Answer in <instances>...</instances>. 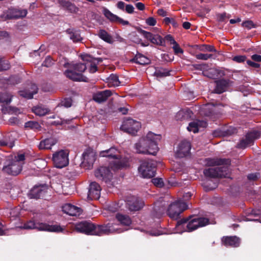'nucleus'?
Returning a JSON list of instances; mask_svg holds the SVG:
<instances>
[{
    "label": "nucleus",
    "instance_id": "11",
    "mask_svg": "<svg viewBox=\"0 0 261 261\" xmlns=\"http://www.w3.org/2000/svg\"><path fill=\"white\" fill-rule=\"evenodd\" d=\"M141 127V122L130 117L124 119L120 128L123 132L136 136Z\"/></svg>",
    "mask_w": 261,
    "mask_h": 261
},
{
    "label": "nucleus",
    "instance_id": "53",
    "mask_svg": "<svg viewBox=\"0 0 261 261\" xmlns=\"http://www.w3.org/2000/svg\"><path fill=\"white\" fill-rule=\"evenodd\" d=\"M129 108H130V107L128 105H126L123 107H121L118 109V112L121 113L123 115L126 114L128 112Z\"/></svg>",
    "mask_w": 261,
    "mask_h": 261
},
{
    "label": "nucleus",
    "instance_id": "29",
    "mask_svg": "<svg viewBox=\"0 0 261 261\" xmlns=\"http://www.w3.org/2000/svg\"><path fill=\"white\" fill-rule=\"evenodd\" d=\"M228 86V81L224 79L219 80L216 82L215 91L217 93H222L226 90Z\"/></svg>",
    "mask_w": 261,
    "mask_h": 261
},
{
    "label": "nucleus",
    "instance_id": "1",
    "mask_svg": "<svg viewBox=\"0 0 261 261\" xmlns=\"http://www.w3.org/2000/svg\"><path fill=\"white\" fill-rule=\"evenodd\" d=\"M75 229L80 232L87 234L102 236L113 233H120L123 231L118 227L117 225L108 223L103 225H96L90 221H84L75 225Z\"/></svg>",
    "mask_w": 261,
    "mask_h": 261
},
{
    "label": "nucleus",
    "instance_id": "17",
    "mask_svg": "<svg viewBox=\"0 0 261 261\" xmlns=\"http://www.w3.org/2000/svg\"><path fill=\"white\" fill-rule=\"evenodd\" d=\"M47 186L45 184L35 186L30 191L29 196L30 198L39 199L43 197L47 192Z\"/></svg>",
    "mask_w": 261,
    "mask_h": 261
},
{
    "label": "nucleus",
    "instance_id": "10",
    "mask_svg": "<svg viewBox=\"0 0 261 261\" xmlns=\"http://www.w3.org/2000/svg\"><path fill=\"white\" fill-rule=\"evenodd\" d=\"M188 208V205L186 202L177 200L169 205L167 213L170 218L177 219L180 214Z\"/></svg>",
    "mask_w": 261,
    "mask_h": 261
},
{
    "label": "nucleus",
    "instance_id": "41",
    "mask_svg": "<svg viewBox=\"0 0 261 261\" xmlns=\"http://www.w3.org/2000/svg\"><path fill=\"white\" fill-rule=\"evenodd\" d=\"M24 126L26 128H30L31 129L38 130H40L41 128V126L39 123L37 121H30L26 122Z\"/></svg>",
    "mask_w": 261,
    "mask_h": 261
},
{
    "label": "nucleus",
    "instance_id": "39",
    "mask_svg": "<svg viewBox=\"0 0 261 261\" xmlns=\"http://www.w3.org/2000/svg\"><path fill=\"white\" fill-rule=\"evenodd\" d=\"M12 96L7 92L2 93L0 94V102L8 104L11 101Z\"/></svg>",
    "mask_w": 261,
    "mask_h": 261
},
{
    "label": "nucleus",
    "instance_id": "27",
    "mask_svg": "<svg viewBox=\"0 0 261 261\" xmlns=\"http://www.w3.org/2000/svg\"><path fill=\"white\" fill-rule=\"evenodd\" d=\"M166 207L159 202L156 203L152 211V216L155 218H160L165 212Z\"/></svg>",
    "mask_w": 261,
    "mask_h": 261
},
{
    "label": "nucleus",
    "instance_id": "12",
    "mask_svg": "<svg viewBox=\"0 0 261 261\" xmlns=\"http://www.w3.org/2000/svg\"><path fill=\"white\" fill-rule=\"evenodd\" d=\"M69 151L60 150L55 152L53 155V161L56 167L62 168L69 164Z\"/></svg>",
    "mask_w": 261,
    "mask_h": 261
},
{
    "label": "nucleus",
    "instance_id": "5",
    "mask_svg": "<svg viewBox=\"0 0 261 261\" xmlns=\"http://www.w3.org/2000/svg\"><path fill=\"white\" fill-rule=\"evenodd\" d=\"M64 66L68 68L64 72L67 77L75 81L88 82V79L82 74L87 68L86 63H77L71 65L65 63Z\"/></svg>",
    "mask_w": 261,
    "mask_h": 261
},
{
    "label": "nucleus",
    "instance_id": "16",
    "mask_svg": "<svg viewBox=\"0 0 261 261\" xmlns=\"http://www.w3.org/2000/svg\"><path fill=\"white\" fill-rule=\"evenodd\" d=\"M96 177L106 183H108L112 178V173L110 169L106 167H101L95 172Z\"/></svg>",
    "mask_w": 261,
    "mask_h": 261
},
{
    "label": "nucleus",
    "instance_id": "64",
    "mask_svg": "<svg viewBox=\"0 0 261 261\" xmlns=\"http://www.w3.org/2000/svg\"><path fill=\"white\" fill-rule=\"evenodd\" d=\"M148 233L151 236H158L162 234L159 230H150Z\"/></svg>",
    "mask_w": 261,
    "mask_h": 261
},
{
    "label": "nucleus",
    "instance_id": "58",
    "mask_svg": "<svg viewBox=\"0 0 261 261\" xmlns=\"http://www.w3.org/2000/svg\"><path fill=\"white\" fill-rule=\"evenodd\" d=\"M19 120L17 117H12L9 120V123L12 125L18 124Z\"/></svg>",
    "mask_w": 261,
    "mask_h": 261
},
{
    "label": "nucleus",
    "instance_id": "49",
    "mask_svg": "<svg viewBox=\"0 0 261 261\" xmlns=\"http://www.w3.org/2000/svg\"><path fill=\"white\" fill-rule=\"evenodd\" d=\"M69 121V120H62L61 118L58 117L57 120L51 121L50 122V124L51 125H62L64 123H68Z\"/></svg>",
    "mask_w": 261,
    "mask_h": 261
},
{
    "label": "nucleus",
    "instance_id": "31",
    "mask_svg": "<svg viewBox=\"0 0 261 261\" xmlns=\"http://www.w3.org/2000/svg\"><path fill=\"white\" fill-rule=\"evenodd\" d=\"M97 36L101 39L108 43H112L113 42V39L112 36L105 30H99L97 33Z\"/></svg>",
    "mask_w": 261,
    "mask_h": 261
},
{
    "label": "nucleus",
    "instance_id": "20",
    "mask_svg": "<svg viewBox=\"0 0 261 261\" xmlns=\"http://www.w3.org/2000/svg\"><path fill=\"white\" fill-rule=\"evenodd\" d=\"M63 212L70 216H77L82 213V210L70 203H66L62 206Z\"/></svg>",
    "mask_w": 261,
    "mask_h": 261
},
{
    "label": "nucleus",
    "instance_id": "61",
    "mask_svg": "<svg viewBox=\"0 0 261 261\" xmlns=\"http://www.w3.org/2000/svg\"><path fill=\"white\" fill-rule=\"evenodd\" d=\"M116 6L118 9L123 11L124 8L125 9L126 5L123 2L119 1L117 3Z\"/></svg>",
    "mask_w": 261,
    "mask_h": 261
},
{
    "label": "nucleus",
    "instance_id": "43",
    "mask_svg": "<svg viewBox=\"0 0 261 261\" xmlns=\"http://www.w3.org/2000/svg\"><path fill=\"white\" fill-rule=\"evenodd\" d=\"M105 15L107 18H108L110 21L113 22H117L119 19L118 16L113 14L108 10H106L105 11Z\"/></svg>",
    "mask_w": 261,
    "mask_h": 261
},
{
    "label": "nucleus",
    "instance_id": "35",
    "mask_svg": "<svg viewBox=\"0 0 261 261\" xmlns=\"http://www.w3.org/2000/svg\"><path fill=\"white\" fill-rule=\"evenodd\" d=\"M66 32L70 35V38L74 42H78L82 41V38L77 31H74L71 29H68Z\"/></svg>",
    "mask_w": 261,
    "mask_h": 261
},
{
    "label": "nucleus",
    "instance_id": "7",
    "mask_svg": "<svg viewBox=\"0 0 261 261\" xmlns=\"http://www.w3.org/2000/svg\"><path fill=\"white\" fill-rule=\"evenodd\" d=\"M100 155L102 157H107L110 159L115 160L111 163V167L114 170H118L125 167L126 162L120 159V155L117 149L114 147H111L109 149L102 151L100 152Z\"/></svg>",
    "mask_w": 261,
    "mask_h": 261
},
{
    "label": "nucleus",
    "instance_id": "14",
    "mask_svg": "<svg viewBox=\"0 0 261 261\" xmlns=\"http://www.w3.org/2000/svg\"><path fill=\"white\" fill-rule=\"evenodd\" d=\"M260 136V133L257 130L250 132L246 136L245 139H242L237 144L239 148H245L247 146L251 145L254 140L258 139Z\"/></svg>",
    "mask_w": 261,
    "mask_h": 261
},
{
    "label": "nucleus",
    "instance_id": "57",
    "mask_svg": "<svg viewBox=\"0 0 261 261\" xmlns=\"http://www.w3.org/2000/svg\"><path fill=\"white\" fill-rule=\"evenodd\" d=\"M196 123L198 124V128L206 127L207 126V122L204 120H196Z\"/></svg>",
    "mask_w": 261,
    "mask_h": 261
},
{
    "label": "nucleus",
    "instance_id": "24",
    "mask_svg": "<svg viewBox=\"0 0 261 261\" xmlns=\"http://www.w3.org/2000/svg\"><path fill=\"white\" fill-rule=\"evenodd\" d=\"M30 89H27L23 91H20L19 94L21 96L31 99L33 97V95L36 94L38 92V88L36 85L32 84L31 85Z\"/></svg>",
    "mask_w": 261,
    "mask_h": 261
},
{
    "label": "nucleus",
    "instance_id": "3",
    "mask_svg": "<svg viewBox=\"0 0 261 261\" xmlns=\"http://www.w3.org/2000/svg\"><path fill=\"white\" fill-rule=\"evenodd\" d=\"M161 139V135L149 132L145 137L141 138L135 144L136 152L155 155L158 150L157 142Z\"/></svg>",
    "mask_w": 261,
    "mask_h": 261
},
{
    "label": "nucleus",
    "instance_id": "56",
    "mask_svg": "<svg viewBox=\"0 0 261 261\" xmlns=\"http://www.w3.org/2000/svg\"><path fill=\"white\" fill-rule=\"evenodd\" d=\"M194 112L192 111V110L188 108H186L184 109H182L179 112V114H193Z\"/></svg>",
    "mask_w": 261,
    "mask_h": 261
},
{
    "label": "nucleus",
    "instance_id": "60",
    "mask_svg": "<svg viewBox=\"0 0 261 261\" xmlns=\"http://www.w3.org/2000/svg\"><path fill=\"white\" fill-rule=\"evenodd\" d=\"M125 10L127 13L132 14L134 12V7L132 5H126Z\"/></svg>",
    "mask_w": 261,
    "mask_h": 261
},
{
    "label": "nucleus",
    "instance_id": "37",
    "mask_svg": "<svg viewBox=\"0 0 261 261\" xmlns=\"http://www.w3.org/2000/svg\"><path fill=\"white\" fill-rule=\"evenodd\" d=\"M27 14L26 10L14 9L12 11L11 18H19L25 17Z\"/></svg>",
    "mask_w": 261,
    "mask_h": 261
},
{
    "label": "nucleus",
    "instance_id": "28",
    "mask_svg": "<svg viewBox=\"0 0 261 261\" xmlns=\"http://www.w3.org/2000/svg\"><path fill=\"white\" fill-rule=\"evenodd\" d=\"M82 59L83 60L87 61L86 63L87 67H89V72L94 73L97 70V64L95 63L96 59H93L90 56H84Z\"/></svg>",
    "mask_w": 261,
    "mask_h": 261
},
{
    "label": "nucleus",
    "instance_id": "2",
    "mask_svg": "<svg viewBox=\"0 0 261 261\" xmlns=\"http://www.w3.org/2000/svg\"><path fill=\"white\" fill-rule=\"evenodd\" d=\"M205 164L207 166L222 165L204 169L203 174L206 177H227L229 174V170L228 165L230 164V161L229 159L207 158L205 159Z\"/></svg>",
    "mask_w": 261,
    "mask_h": 261
},
{
    "label": "nucleus",
    "instance_id": "32",
    "mask_svg": "<svg viewBox=\"0 0 261 261\" xmlns=\"http://www.w3.org/2000/svg\"><path fill=\"white\" fill-rule=\"evenodd\" d=\"M32 113L35 114H47L50 112L49 110L42 105H38L32 108Z\"/></svg>",
    "mask_w": 261,
    "mask_h": 261
},
{
    "label": "nucleus",
    "instance_id": "40",
    "mask_svg": "<svg viewBox=\"0 0 261 261\" xmlns=\"http://www.w3.org/2000/svg\"><path fill=\"white\" fill-rule=\"evenodd\" d=\"M237 133V129L233 126H229L226 129L221 132L220 135L223 136H229Z\"/></svg>",
    "mask_w": 261,
    "mask_h": 261
},
{
    "label": "nucleus",
    "instance_id": "33",
    "mask_svg": "<svg viewBox=\"0 0 261 261\" xmlns=\"http://www.w3.org/2000/svg\"><path fill=\"white\" fill-rule=\"evenodd\" d=\"M116 218L122 225L129 226L132 223L130 217L126 215L118 213L116 215Z\"/></svg>",
    "mask_w": 261,
    "mask_h": 261
},
{
    "label": "nucleus",
    "instance_id": "47",
    "mask_svg": "<svg viewBox=\"0 0 261 261\" xmlns=\"http://www.w3.org/2000/svg\"><path fill=\"white\" fill-rule=\"evenodd\" d=\"M212 57V55L207 54H198L195 55V57L198 60H207Z\"/></svg>",
    "mask_w": 261,
    "mask_h": 261
},
{
    "label": "nucleus",
    "instance_id": "46",
    "mask_svg": "<svg viewBox=\"0 0 261 261\" xmlns=\"http://www.w3.org/2000/svg\"><path fill=\"white\" fill-rule=\"evenodd\" d=\"M152 182L154 186L159 188H162L164 186V183L162 178H154L152 179Z\"/></svg>",
    "mask_w": 261,
    "mask_h": 261
},
{
    "label": "nucleus",
    "instance_id": "9",
    "mask_svg": "<svg viewBox=\"0 0 261 261\" xmlns=\"http://www.w3.org/2000/svg\"><path fill=\"white\" fill-rule=\"evenodd\" d=\"M156 162L152 160H145L141 162L138 168L139 173L144 178H152L155 175Z\"/></svg>",
    "mask_w": 261,
    "mask_h": 261
},
{
    "label": "nucleus",
    "instance_id": "30",
    "mask_svg": "<svg viewBox=\"0 0 261 261\" xmlns=\"http://www.w3.org/2000/svg\"><path fill=\"white\" fill-rule=\"evenodd\" d=\"M130 61L142 65L148 64L150 63V60L141 54H137Z\"/></svg>",
    "mask_w": 261,
    "mask_h": 261
},
{
    "label": "nucleus",
    "instance_id": "6",
    "mask_svg": "<svg viewBox=\"0 0 261 261\" xmlns=\"http://www.w3.org/2000/svg\"><path fill=\"white\" fill-rule=\"evenodd\" d=\"M189 218H191V217L178 220L177 222L176 226H181L186 231H192L199 227L205 226L209 223L208 219L197 216L194 217L188 223Z\"/></svg>",
    "mask_w": 261,
    "mask_h": 261
},
{
    "label": "nucleus",
    "instance_id": "21",
    "mask_svg": "<svg viewBox=\"0 0 261 261\" xmlns=\"http://www.w3.org/2000/svg\"><path fill=\"white\" fill-rule=\"evenodd\" d=\"M111 95V91L106 90L94 94L93 99L94 101L100 103L106 101Z\"/></svg>",
    "mask_w": 261,
    "mask_h": 261
},
{
    "label": "nucleus",
    "instance_id": "23",
    "mask_svg": "<svg viewBox=\"0 0 261 261\" xmlns=\"http://www.w3.org/2000/svg\"><path fill=\"white\" fill-rule=\"evenodd\" d=\"M222 241L225 245L233 247H238L240 244V239L236 236L224 237Z\"/></svg>",
    "mask_w": 261,
    "mask_h": 261
},
{
    "label": "nucleus",
    "instance_id": "26",
    "mask_svg": "<svg viewBox=\"0 0 261 261\" xmlns=\"http://www.w3.org/2000/svg\"><path fill=\"white\" fill-rule=\"evenodd\" d=\"M58 3L61 7L71 13H75L78 10V8L75 5L69 1L66 0H58Z\"/></svg>",
    "mask_w": 261,
    "mask_h": 261
},
{
    "label": "nucleus",
    "instance_id": "13",
    "mask_svg": "<svg viewBox=\"0 0 261 261\" xmlns=\"http://www.w3.org/2000/svg\"><path fill=\"white\" fill-rule=\"evenodd\" d=\"M95 160V153L91 149H87L83 154L81 166L86 169H90L92 168Z\"/></svg>",
    "mask_w": 261,
    "mask_h": 261
},
{
    "label": "nucleus",
    "instance_id": "15",
    "mask_svg": "<svg viewBox=\"0 0 261 261\" xmlns=\"http://www.w3.org/2000/svg\"><path fill=\"white\" fill-rule=\"evenodd\" d=\"M126 204L130 211H137L143 208L144 205V202L139 197L130 196L127 198Z\"/></svg>",
    "mask_w": 261,
    "mask_h": 261
},
{
    "label": "nucleus",
    "instance_id": "34",
    "mask_svg": "<svg viewBox=\"0 0 261 261\" xmlns=\"http://www.w3.org/2000/svg\"><path fill=\"white\" fill-rule=\"evenodd\" d=\"M120 82L119 81L118 77L117 75L112 74L108 79V85L109 87H117L119 86Z\"/></svg>",
    "mask_w": 261,
    "mask_h": 261
},
{
    "label": "nucleus",
    "instance_id": "50",
    "mask_svg": "<svg viewBox=\"0 0 261 261\" xmlns=\"http://www.w3.org/2000/svg\"><path fill=\"white\" fill-rule=\"evenodd\" d=\"M247 57L245 56H236L233 57L232 60L237 63H241L246 60Z\"/></svg>",
    "mask_w": 261,
    "mask_h": 261
},
{
    "label": "nucleus",
    "instance_id": "42",
    "mask_svg": "<svg viewBox=\"0 0 261 261\" xmlns=\"http://www.w3.org/2000/svg\"><path fill=\"white\" fill-rule=\"evenodd\" d=\"M199 49L201 51L216 52V50L214 46L207 44L200 45Z\"/></svg>",
    "mask_w": 261,
    "mask_h": 261
},
{
    "label": "nucleus",
    "instance_id": "8",
    "mask_svg": "<svg viewBox=\"0 0 261 261\" xmlns=\"http://www.w3.org/2000/svg\"><path fill=\"white\" fill-rule=\"evenodd\" d=\"M20 227L25 229H37L38 230H45L53 232H60L63 230V229L60 225H50L43 223H35L33 220H30L24 223L23 225Z\"/></svg>",
    "mask_w": 261,
    "mask_h": 261
},
{
    "label": "nucleus",
    "instance_id": "4",
    "mask_svg": "<svg viewBox=\"0 0 261 261\" xmlns=\"http://www.w3.org/2000/svg\"><path fill=\"white\" fill-rule=\"evenodd\" d=\"M25 155L23 154H20L7 160L2 169L3 172L12 176L18 175L22 170Z\"/></svg>",
    "mask_w": 261,
    "mask_h": 261
},
{
    "label": "nucleus",
    "instance_id": "52",
    "mask_svg": "<svg viewBox=\"0 0 261 261\" xmlns=\"http://www.w3.org/2000/svg\"><path fill=\"white\" fill-rule=\"evenodd\" d=\"M242 26L247 29H251L255 27V25L251 20H247L242 23Z\"/></svg>",
    "mask_w": 261,
    "mask_h": 261
},
{
    "label": "nucleus",
    "instance_id": "19",
    "mask_svg": "<svg viewBox=\"0 0 261 261\" xmlns=\"http://www.w3.org/2000/svg\"><path fill=\"white\" fill-rule=\"evenodd\" d=\"M101 188L96 182H92L89 185L88 197L91 199H98L100 197Z\"/></svg>",
    "mask_w": 261,
    "mask_h": 261
},
{
    "label": "nucleus",
    "instance_id": "51",
    "mask_svg": "<svg viewBox=\"0 0 261 261\" xmlns=\"http://www.w3.org/2000/svg\"><path fill=\"white\" fill-rule=\"evenodd\" d=\"M173 45L172 48L175 54L178 55V54L183 53V50L180 47L179 44L176 42L175 43H173Z\"/></svg>",
    "mask_w": 261,
    "mask_h": 261
},
{
    "label": "nucleus",
    "instance_id": "22",
    "mask_svg": "<svg viewBox=\"0 0 261 261\" xmlns=\"http://www.w3.org/2000/svg\"><path fill=\"white\" fill-rule=\"evenodd\" d=\"M141 32L143 36L147 39L150 40L152 43L158 45L162 44L163 39L160 36L153 35L150 32L144 30L142 31Z\"/></svg>",
    "mask_w": 261,
    "mask_h": 261
},
{
    "label": "nucleus",
    "instance_id": "18",
    "mask_svg": "<svg viewBox=\"0 0 261 261\" xmlns=\"http://www.w3.org/2000/svg\"><path fill=\"white\" fill-rule=\"evenodd\" d=\"M191 144L187 140H184L178 144L175 152L176 157L182 158L186 156L190 153Z\"/></svg>",
    "mask_w": 261,
    "mask_h": 261
},
{
    "label": "nucleus",
    "instance_id": "55",
    "mask_svg": "<svg viewBox=\"0 0 261 261\" xmlns=\"http://www.w3.org/2000/svg\"><path fill=\"white\" fill-rule=\"evenodd\" d=\"M71 104H72V100L70 98L65 99L61 102L62 106H63L66 108L70 107L71 106Z\"/></svg>",
    "mask_w": 261,
    "mask_h": 261
},
{
    "label": "nucleus",
    "instance_id": "59",
    "mask_svg": "<svg viewBox=\"0 0 261 261\" xmlns=\"http://www.w3.org/2000/svg\"><path fill=\"white\" fill-rule=\"evenodd\" d=\"M53 60L50 57H47L45 59V61L43 62V65L44 66L48 67L51 66V65L53 64Z\"/></svg>",
    "mask_w": 261,
    "mask_h": 261
},
{
    "label": "nucleus",
    "instance_id": "62",
    "mask_svg": "<svg viewBox=\"0 0 261 261\" xmlns=\"http://www.w3.org/2000/svg\"><path fill=\"white\" fill-rule=\"evenodd\" d=\"M247 63L249 66H251L254 68H257L260 67V65L258 63L253 62L250 60H247Z\"/></svg>",
    "mask_w": 261,
    "mask_h": 261
},
{
    "label": "nucleus",
    "instance_id": "38",
    "mask_svg": "<svg viewBox=\"0 0 261 261\" xmlns=\"http://www.w3.org/2000/svg\"><path fill=\"white\" fill-rule=\"evenodd\" d=\"M170 70L166 68H159L156 69L154 75L158 77H163L170 75Z\"/></svg>",
    "mask_w": 261,
    "mask_h": 261
},
{
    "label": "nucleus",
    "instance_id": "45",
    "mask_svg": "<svg viewBox=\"0 0 261 261\" xmlns=\"http://www.w3.org/2000/svg\"><path fill=\"white\" fill-rule=\"evenodd\" d=\"M10 64L7 60L0 58V70H6L10 68Z\"/></svg>",
    "mask_w": 261,
    "mask_h": 261
},
{
    "label": "nucleus",
    "instance_id": "54",
    "mask_svg": "<svg viewBox=\"0 0 261 261\" xmlns=\"http://www.w3.org/2000/svg\"><path fill=\"white\" fill-rule=\"evenodd\" d=\"M146 23L150 26H154L156 23V19L152 17H150L146 19Z\"/></svg>",
    "mask_w": 261,
    "mask_h": 261
},
{
    "label": "nucleus",
    "instance_id": "48",
    "mask_svg": "<svg viewBox=\"0 0 261 261\" xmlns=\"http://www.w3.org/2000/svg\"><path fill=\"white\" fill-rule=\"evenodd\" d=\"M164 21L167 24H171L173 27L176 28L178 27L177 22L173 18L166 17L164 18Z\"/></svg>",
    "mask_w": 261,
    "mask_h": 261
},
{
    "label": "nucleus",
    "instance_id": "63",
    "mask_svg": "<svg viewBox=\"0 0 261 261\" xmlns=\"http://www.w3.org/2000/svg\"><path fill=\"white\" fill-rule=\"evenodd\" d=\"M251 59L257 62H261V56L257 54L253 55L251 56Z\"/></svg>",
    "mask_w": 261,
    "mask_h": 261
},
{
    "label": "nucleus",
    "instance_id": "25",
    "mask_svg": "<svg viewBox=\"0 0 261 261\" xmlns=\"http://www.w3.org/2000/svg\"><path fill=\"white\" fill-rule=\"evenodd\" d=\"M57 142V139L54 138L46 139L40 142L39 148L40 149H50L51 146L55 145Z\"/></svg>",
    "mask_w": 261,
    "mask_h": 261
},
{
    "label": "nucleus",
    "instance_id": "44",
    "mask_svg": "<svg viewBox=\"0 0 261 261\" xmlns=\"http://www.w3.org/2000/svg\"><path fill=\"white\" fill-rule=\"evenodd\" d=\"M197 125L198 124L196 123V120H195L189 123L187 128L188 130L190 132H193L194 133H198L199 131V129L198 128Z\"/></svg>",
    "mask_w": 261,
    "mask_h": 261
},
{
    "label": "nucleus",
    "instance_id": "36",
    "mask_svg": "<svg viewBox=\"0 0 261 261\" xmlns=\"http://www.w3.org/2000/svg\"><path fill=\"white\" fill-rule=\"evenodd\" d=\"M2 112L4 114H19L20 113V110L15 107H13L9 106H5L2 108Z\"/></svg>",
    "mask_w": 261,
    "mask_h": 261
}]
</instances>
